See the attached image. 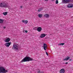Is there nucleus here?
Returning <instances> with one entry per match:
<instances>
[{
    "instance_id": "nucleus-1",
    "label": "nucleus",
    "mask_w": 73,
    "mask_h": 73,
    "mask_svg": "<svg viewBox=\"0 0 73 73\" xmlns=\"http://www.w3.org/2000/svg\"><path fill=\"white\" fill-rule=\"evenodd\" d=\"M33 59L32 58L29 57H26L23 58L21 61V63L23 62H27V61H32Z\"/></svg>"
},
{
    "instance_id": "nucleus-2",
    "label": "nucleus",
    "mask_w": 73,
    "mask_h": 73,
    "mask_svg": "<svg viewBox=\"0 0 73 73\" xmlns=\"http://www.w3.org/2000/svg\"><path fill=\"white\" fill-rule=\"evenodd\" d=\"M7 4L8 3L5 2H4L3 3H1L0 4V7L7 8V7H8V5Z\"/></svg>"
},
{
    "instance_id": "nucleus-3",
    "label": "nucleus",
    "mask_w": 73,
    "mask_h": 73,
    "mask_svg": "<svg viewBox=\"0 0 73 73\" xmlns=\"http://www.w3.org/2000/svg\"><path fill=\"white\" fill-rule=\"evenodd\" d=\"M8 72V70H5L4 68L3 67H0V73H6Z\"/></svg>"
},
{
    "instance_id": "nucleus-4",
    "label": "nucleus",
    "mask_w": 73,
    "mask_h": 73,
    "mask_svg": "<svg viewBox=\"0 0 73 73\" xmlns=\"http://www.w3.org/2000/svg\"><path fill=\"white\" fill-rule=\"evenodd\" d=\"M69 2H70V0H62V3L63 4H66Z\"/></svg>"
},
{
    "instance_id": "nucleus-5",
    "label": "nucleus",
    "mask_w": 73,
    "mask_h": 73,
    "mask_svg": "<svg viewBox=\"0 0 73 73\" xmlns=\"http://www.w3.org/2000/svg\"><path fill=\"white\" fill-rule=\"evenodd\" d=\"M67 7L68 8H73V5L72 3L69 4L67 6Z\"/></svg>"
},
{
    "instance_id": "nucleus-6",
    "label": "nucleus",
    "mask_w": 73,
    "mask_h": 73,
    "mask_svg": "<svg viewBox=\"0 0 73 73\" xmlns=\"http://www.w3.org/2000/svg\"><path fill=\"white\" fill-rule=\"evenodd\" d=\"M11 42H9L5 44V45L6 46V47H8L10 46V45H11Z\"/></svg>"
},
{
    "instance_id": "nucleus-7",
    "label": "nucleus",
    "mask_w": 73,
    "mask_h": 73,
    "mask_svg": "<svg viewBox=\"0 0 73 73\" xmlns=\"http://www.w3.org/2000/svg\"><path fill=\"white\" fill-rule=\"evenodd\" d=\"M13 48H14V49H16V50H18V46L16 44H14L13 45Z\"/></svg>"
},
{
    "instance_id": "nucleus-8",
    "label": "nucleus",
    "mask_w": 73,
    "mask_h": 73,
    "mask_svg": "<svg viewBox=\"0 0 73 73\" xmlns=\"http://www.w3.org/2000/svg\"><path fill=\"white\" fill-rule=\"evenodd\" d=\"M43 48L45 50H46L47 49V45L46 44H43Z\"/></svg>"
},
{
    "instance_id": "nucleus-9",
    "label": "nucleus",
    "mask_w": 73,
    "mask_h": 73,
    "mask_svg": "<svg viewBox=\"0 0 73 73\" xmlns=\"http://www.w3.org/2000/svg\"><path fill=\"white\" fill-rule=\"evenodd\" d=\"M65 69L64 68H62L60 70V73H64L65 72Z\"/></svg>"
},
{
    "instance_id": "nucleus-10",
    "label": "nucleus",
    "mask_w": 73,
    "mask_h": 73,
    "mask_svg": "<svg viewBox=\"0 0 73 73\" xmlns=\"http://www.w3.org/2000/svg\"><path fill=\"white\" fill-rule=\"evenodd\" d=\"M37 31L38 32H41L42 31V28L40 27H39L37 29Z\"/></svg>"
},
{
    "instance_id": "nucleus-11",
    "label": "nucleus",
    "mask_w": 73,
    "mask_h": 73,
    "mask_svg": "<svg viewBox=\"0 0 73 73\" xmlns=\"http://www.w3.org/2000/svg\"><path fill=\"white\" fill-rule=\"evenodd\" d=\"M46 35L45 34H42L40 36V38H44V37H45Z\"/></svg>"
},
{
    "instance_id": "nucleus-12",
    "label": "nucleus",
    "mask_w": 73,
    "mask_h": 73,
    "mask_svg": "<svg viewBox=\"0 0 73 73\" xmlns=\"http://www.w3.org/2000/svg\"><path fill=\"white\" fill-rule=\"evenodd\" d=\"M10 40H11V39H10V38H7L5 40V42H9Z\"/></svg>"
},
{
    "instance_id": "nucleus-13",
    "label": "nucleus",
    "mask_w": 73,
    "mask_h": 73,
    "mask_svg": "<svg viewBox=\"0 0 73 73\" xmlns=\"http://www.w3.org/2000/svg\"><path fill=\"white\" fill-rule=\"evenodd\" d=\"M44 17H45L46 18H49V15L46 14L44 15Z\"/></svg>"
},
{
    "instance_id": "nucleus-14",
    "label": "nucleus",
    "mask_w": 73,
    "mask_h": 73,
    "mask_svg": "<svg viewBox=\"0 0 73 73\" xmlns=\"http://www.w3.org/2000/svg\"><path fill=\"white\" fill-rule=\"evenodd\" d=\"M69 58H70V57H69V56H67L66 58H65V59H64L63 60L64 61H65V60L67 61V60H68Z\"/></svg>"
},
{
    "instance_id": "nucleus-15",
    "label": "nucleus",
    "mask_w": 73,
    "mask_h": 73,
    "mask_svg": "<svg viewBox=\"0 0 73 73\" xmlns=\"http://www.w3.org/2000/svg\"><path fill=\"white\" fill-rule=\"evenodd\" d=\"M4 22V20L2 19H0V23L2 24Z\"/></svg>"
},
{
    "instance_id": "nucleus-16",
    "label": "nucleus",
    "mask_w": 73,
    "mask_h": 73,
    "mask_svg": "<svg viewBox=\"0 0 73 73\" xmlns=\"http://www.w3.org/2000/svg\"><path fill=\"white\" fill-rule=\"evenodd\" d=\"M38 17L39 18H41L42 17V14H40L38 15Z\"/></svg>"
},
{
    "instance_id": "nucleus-17",
    "label": "nucleus",
    "mask_w": 73,
    "mask_h": 73,
    "mask_svg": "<svg viewBox=\"0 0 73 73\" xmlns=\"http://www.w3.org/2000/svg\"><path fill=\"white\" fill-rule=\"evenodd\" d=\"M23 23H25V24H27L28 23V21H24V20H22Z\"/></svg>"
},
{
    "instance_id": "nucleus-18",
    "label": "nucleus",
    "mask_w": 73,
    "mask_h": 73,
    "mask_svg": "<svg viewBox=\"0 0 73 73\" xmlns=\"http://www.w3.org/2000/svg\"><path fill=\"white\" fill-rule=\"evenodd\" d=\"M7 13H8V12H5L3 13V14L4 15H5V16H6V15H7Z\"/></svg>"
},
{
    "instance_id": "nucleus-19",
    "label": "nucleus",
    "mask_w": 73,
    "mask_h": 73,
    "mask_svg": "<svg viewBox=\"0 0 73 73\" xmlns=\"http://www.w3.org/2000/svg\"><path fill=\"white\" fill-rule=\"evenodd\" d=\"M65 45L64 43H60L58 44V45Z\"/></svg>"
},
{
    "instance_id": "nucleus-20",
    "label": "nucleus",
    "mask_w": 73,
    "mask_h": 73,
    "mask_svg": "<svg viewBox=\"0 0 73 73\" xmlns=\"http://www.w3.org/2000/svg\"><path fill=\"white\" fill-rule=\"evenodd\" d=\"M37 73H42V72L40 71V70H37Z\"/></svg>"
},
{
    "instance_id": "nucleus-21",
    "label": "nucleus",
    "mask_w": 73,
    "mask_h": 73,
    "mask_svg": "<svg viewBox=\"0 0 73 73\" xmlns=\"http://www.w3.org/2000/svg\"><path fill=\"white\" fill-rule=\"evenodd\" d=\"M42 9V8H40L38 10V12H40V11H41Z\"/></svg>"
},
{
    "instance_id": "nucleus-22",
    "label": "nucleus",
    "mask_w": 73,
    "mask_h": 73,
    "mask_svg": "<svg viewBox=\"0 0 73 73\" xmlns=\"http://www.w3.org/2000/svg\"><path fill=\"white\" fill-rule=\"evenodd\" d=\"M56 4H58V0H57L56 1Z\"/></svg>"
},
{
    "instance_id": "nucleus-23",
    "label": "nucleus",
    "mask_w": 73,
    "mask_h": 73,
    "mask_svg": "<svg viewBox=\"0 0 73 73\" xmlns=\"http://www.w3.org/2000/svg\"><path fill=\"white\" fill-rule=\"evenodd\" d=\"M46 54L47 55V56H48V52H46Z\"/></svg>"
},
{
    "instance_id": "nucleus-24",
    "label": "nucleus",
    "mask_w": 73,
    "mask_h": 73,
    "mask_svg": "<svg viewBox=\"0 0 73 73\" xmlns=\"http://www.w3.org/2000/svg\"><path fill=\"white\" fill-rule=\"evenodd\" d=\"M25 33H27V32H28V31H25Z\"/></svg>"
},
{
    "instance_id": "nucleus-25",
    "label": "nucleus",
    "mask_w": 73,
    "mask_h": 73,
    "mask_svg": "<svg viewBox=\"0 0 73 73\" xmlns=\"http://www.w3.org/2000/svg\"><path fill=\"white\" fill-rule=\"evenodd\" d=\"M3 28L4 29H5V28H6V27H3Z\"/></svg>"
},
{
    "instance_id": "nucleus-26",
    "label": "nucleus",
    "mask_w": 73,
    "mask_h": 73,
    "mask_svg": "<svg viewBox=\"0 0 73 73\" xmlns=\"http://www.w3.org/2000/svg\"><path fill=\"white\" fill-rule=\"evenodd\" d=\"M20 8H23V6H21L20 7Z\"/></svg>"
},
{
    "instance_id": "nucleus-27",
    "label": "nucleus",
    "mask_w": 73,
    "mask_h": 73,
    "mask_svg": "<svg viewBox=\"0 0 73 73\" xmlns=\"http://www.w3.org/2000/svg\"><path fill=\"white\" fill-rule=\"evenodd\" d=\"M68 63V62H67L66 63H65V64H67Z\"/></svg>"
},
{
    "instance_id": "nucleus-28",
    "label": "nucleus",
    "mask_w": 73,
    "mask_h": 73,
    "mask_svg": "<svg viewBox=\"0 0 73 73\" xmlns=\"http://www.w3.org/2000/svg\"><path fill=\"white\" fill-rule=\"evenodd\" d=\"M23 33H25V31H23Z\"/></svg>"
},
{
    "instance_id": "nucleus-29",
    "label": "nucleus",
    "mask_w": 73,
    "mask_h": 73,
    "mask_svg": "<svg viewBox=\"0 0 73 73\" xmlns=\"http://www.w3.org/2000/svg\"><path fill=\"white\" fill-rule=\"evenodd\" d=\"M45 1H48V0H44Z\"/></svg>"
},
{
    "instance_id": "nucleus-30",
    "label": "nucleus",
    "mask_w": 73,
    "mask_h": 73,
    "mask_svg": "<svg viewBox=\"0 0 73 73\" xmlns=\"http://www.w3.org/2000/svg\"><path fill=\"white\" fill-rule=\"evenodd\" d=\"M52 1H54L55 0H51Z\"/></svg>"
},
{
    "instance_id": "nucleus-31",
    "label": "nucleus",
    "mask_w": 73,
    "mask_h": 73,
    "mask_svg": "<svg viewBox=\"0 0 73 73\" xmlns=\"http://www.w3.org/2000/svg\"><path fill=\"white\" fill-rule=\"evenodd\" d=\"M70 61H72V59H70Z\"/></svg>"
}]
</instances>
